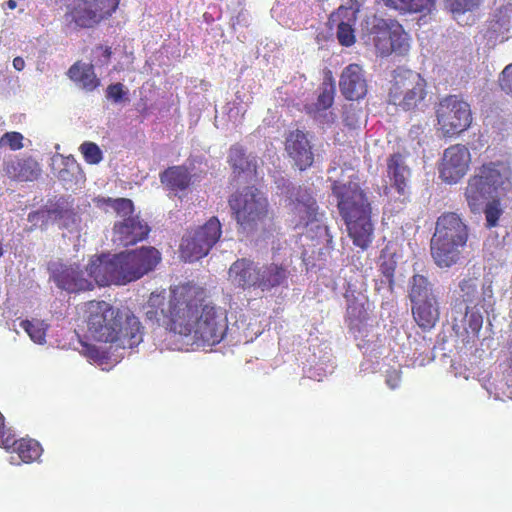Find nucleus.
I'll use <instances>...</instances> for the list:
<instances>
[{
	"label": "nucleus",
	"instance_id": "c9c22d12",
	"mask_svg": "<svg viewBox=\"0 0 512 512\" xmlns=\"http://www.w3.org/2000/svg\"><path fill=\"white\" fill-rule=\"evenodd\" d=\"M133 203L130 200V215L133 213ZM150 232V228L147 223L141 221L138 217L131 218L130 217V245L136 243L137 241H141L148 236Z\"/></svg>",
	"mask_w": 512,
	"mask_h": 512
},
{
	"label": "nucleus",
	"instance_id": "37998d69",
	"mask_svg": "<svg viewBox=\"0 0 512 512\" xmlns=\"http://www.w3.org/2000/svg\"><path fill=\"white\" fill-rule=\"evenodd\" d=\"M23 139L20 132H6L0 138V147L8 146L11 150H20L23 147Z\"/></svg>",
	"mask_w": 512,
	"mask_h": 512
},
{
	"label": "nucleus",
	"instance_id": "c85d7f7f",
	"mask_svg": "<svg viewBox=\"0 0 512 512\" xmlns=\"http://www.w3.org/2000/svg\"><path fill=\"white\" fill-rule=\"evenodd\" d=\"M229 163L234 173L252 174L256 172V158L251 154L247 155L241 146L235 145L230 148Z\"/></svg>",
	"mask_w": 512,
	"mask_h": 512
},
{
	"label": "nucleus",
	"instance_id": "f3484780",
	"mask_svg": "<svg viewBox=\"0 0 512 512\" xmlns=\"http://www.w3.org/2000/svg\"><path fill=\"white\" fill-rule=\"evenodd\" d=\"M470 152L464 145H453L444 151L440 177L449 184L457 183L467 172Z\"/></svg>",
	"mask_w": 512,
	"mask_h": 512
},
{
	"label": "nucleus",
	"instance_id": "69168bd1",
	"mask_svg": "<svg viewBox=\"0 0 512 512\" xmlns=\"http://www.w3.org/2000/svg\"><path fill=\"white\" fill-rule=\"evenodd\" d=\"M63 173H64V171H60V172H59V177H60V178H62V179H64V175H63Z\"/></svg>",
	"mask_w": 512,
	"mask_h": 512
},
{
	"label": "nucleus",
	"instance_id": "58836bf2",
	"mask_svg": "<svg viewBox=\"0 0 512 512\" xmlns=\"http://www.w3.org/2000/svg\"><path fill=\"white\" fill-rule=\"evenodd\" d=\"M334 101V87L332 85H325L322 92L318 96L317 102L307 107V109H324L328 110Z\"/></svg>",
	"mask_w": 512,
	"mask_h": 512
},
{
	"label": "nucleus",
	"instance_id": "ea45409f",
	"mask_svg": "<svg viewBox=\"0 0 512 512\" xmlns=\"http://www.w3.org/2000/svg\"><path fill=\"white\" fill-rule=\"evenodd\" d=\"M363 111L357 106L350 104L345 107L343 121L349 128H358L361 124Z\"/></svg>",
	"mask_w": 512,
	"mask_h": 512
},
{
	"label": "nucleus",
	"instance_id": "2eb2a0df",
	"mask_svg": "<svg viewBox=\"0 0 512 512\" xmlns=\"http://www.w3.org/2000/svg\"><path fill=\"white\" fill-rule=\"evenodd\" d=\"M120 0H76L68 7L66 20L79 28H92L109 18L118 8Z\"/></svg>",
	"mask_w": 512,
	"mask_h": 512
},
{
	"label": "nucleus",
	"instance_id": "4be33fe9",
	"mask_svg": "<svg viewBox=\"0 0 512 512\" xmlns=\"http://www.w3.org/2000/svg\"><path fill=\"white\" fill-rule=\"evenodd\" d=\"M459 296L463 305L481 307L487 312L492 306V289L490 286L478 290L477 278H464L459 282Z\"/></svg>",
	"mask_w": 512,
	"mask_h": 512
},
{
	"label": "nucleus",
	"instance_id": "f03ea898",
	"mask_svg": "<svg viewBox=\"0 0 512 512\" xmlns=\"http://www.w3.org/2000/svg\"><path fill=\"white\" fill-rule=\"evenodd\" d=\"M171 312L172 331L180 335H193L208 345L219 343L227 331V318L223 309L184 301L182 308Z\"/></svg>",
	"mask_w": 512,
	"mask_h": 512
},
{
	"label": "nucleus",
	"instance_id": "a878e982",
	"mask_svg": "<svg viewBox=\"0 0 512 512\" xmlns=\"http://www.w3.org/2000/svg\"><path fill=\"white\" fill-rule=\"evenodd\" d=\"M387 176L391 187L400 195H405L408 192L411 171L403 155L399 153L390 155L387 159Z\"/></svg>",
	"mask_w": 512,
	"mask_h": 512
},
{
	"label": "nucleus",
	"instance_id": "5701e85b",
	"mask_svg": "<svg viewBox=\"0 0 512 512\" xmlns=\"http://www.w3.org/2000/svg\"><path fill=\"white\" fill-rule=\"evenodd\" d=\"M229 280L234 286L243 289H258V263L242 258L235 261L229 268Z\"/></svg>",
	"mask_w": 512,
	"mask_h": 512
},
{
	"label": "nucleus",
	"instance_id": "f257e3e1",
	"mask_svg": "<svg viewBox=\"0 0 512 512\" xmlns=\"http://www.w3.org/2000/svg\"><path fill=\"white\" fill-rule=\"evenodd\" d=\"M350 171L352 173L348 175V182L343 179L333 180L332 191L337 198V206L345 220L349 236L356 246L364 250L373 240L372 208L359 183L352 180L353 170Z\"/></svg>",
	"mask_w": 512,
	"mask_h": 512
},
{
	"label": "nucleus",
	"instance_id": "de8ad7c7",
	"mask_svg": "<svg viewBox=\"0 0 512 512\" xmlns=\"http://www.w3.org/2000/svg\"><path fill=\"white\" fill-rule=\"evenodd\" d=\"M12 443H14V434L10 428L6 427L4 416L0 412V447L10 450Z\"/></svg>",
	"mask_w": 512,
	"mask_h": 512
},
{
	"label": "nucleus",
	"instance_id": "052dcab7",
	"mask_svg": "<svg viewBox=\"0 0 512 512\" xmlns=\"http://www.w3.org/2000/svg\"><path fill=\"white\" fill-rule=\"evenodd\" d=\"M316 370H323L325 372V374L332 373L333 370H334V365L331 364V365L326 366L325 368H323V367H319V368L315 367V371Z\"/></svg>",
	"mask_w": 512,
	"mask_h": 512
},
{
	"label": "nucleus",
	"instance_id": "4d7b16f0",
	"mask_svg": "<svg viewBox=\"0 0 512 512\" xmlns=\"http://www.w3.org/2000/svg\"><path fill=\"white\" fill-rule=\"evenodd\" d=\"M164 299L165 298L162 294L151 293L148 300V307L157 309H160L161 307H166L164 304Z\"/></svg>",
	"mask_w": 512,
	"mask_h": 512
},
{
	"label": "nucleus",
	"instance_id": "0eeeda50",
	"mask_svg": "<svg viewBox=\"0 0 512 512\" xmlns=\"http://www.w3.org/2000/svg\"><path fill=\"white\" fill-rule=\"evenodd\" d=\"M408 297L416 323L424 330L434 327L439 320V302L434 285L427 276L414 274L409 279Z\"/></svg>",
	"mask_w": 512,
	"mask_h": 512
},
{
	"label": "nucleus",
	"instance_id": "393cba45",
	"mask_svg": "<svg viewBox=\"0 0 512 512\" xmlns=\"http://www.w3.org/2000/svg\"><path fill=\"white\" fill-rule=\"evenodd\" d=\"M3 170L10 179L15 181H34L41 174L39 163L32 157H11L4 161Z\"/></svg>",
	"mask_w": 512,
	"mask_h": 512
},
{
	"label": "nucleus",
	"instance_id": "774afa93",
	"mask_svg": "<svg viewBox=\"0 0 512 512\" xmlns=\"http://www.w3.org/2000/svg\"><path fill=\"white\" fill-rule=\"evenodd\" d=\"M309 377H310V378H314V377H315V374L313 373V374H311Z\"/></svg>",
	"mask_w": 512,
	"mask_h": 512
},
{
	"label": "nucleus",
	"instance_id": "5fc2aeb1",
	"mask_svg": "<svg viewBox=\"0 0 512 512\" xmlns=\"http://www.w3.org/2000/svg\"><path fill=\"white\" fill-rule=\"evenodd\" d=\"M401 372L399 370H392L387 373L386 384L390 389H396L400 385Z\"/></svg>",
	"mask_w": 512,
	"mask_h": 512
},
{
	"label": "nucleus",
	"instance_id": "a211bd4d",
	"mask_svg": "<svg viewBox=\"0 0 512 512\" xmlns=\"http://www.w3.org/2000/svg\"><path fill=\"white\" fill-rule=\"evenodd\" d=\"M483 325L479 307L456 303L452 308V328L457 336L468 342L478 335Z\"/></svg>",
	"mask_w": 512,
	"mask_h": 512
},
{
	"label": "nucleus",
	"instance_id": "cd10ccee",
	"mask_svg": "<svg viewBox=\"0 0 512 512\" xmlns=\"http://www.w3.org/2000/svg\"><path fill=\"white\" fill-rule=\"evenodd\" d=\"M69 78L87 91H92L99 86V79L94 72L92 64L76 62L68 70Z\"/></svg>",
	"mask_w": 512,
	"mask_h": 512
},
{
	"label": "nucleus",
	"instance_id": "a19ab883",
	"mask_svg": "<svg viewBox=\"0 0 512 512\" xmlns=\"http://www.w3.org/2000/svg\"><path fill=\"white\" fill-rule=\"evenodd\" d=\"M112 240L119 246L128 247V219L115 223Z\"/></svg>",
	"mask_w": 512,
	"mask_h": 512
},
{
	"label": "nucleus",
	"instance_id": "7ed1b4c3",
	"mask_svg": "<svg viewBox=\"0 0 512 512\" xmlns=\"http://www.w3.org/2000/svg\"><path fill=\"white\" fill-rule=\"evenodd\" d=\"M468 239L466 223L455 212H445L436 221L431 238V255L440 268H450L461 260Z\"/></svg>",
	"mask_w": 512,
	"mask_h": 512
},
{
	"label": "nucleus",
	"instance_id": "f704fd0d",
	"mask_svg": "<svg viewBox=\"0 0 512 512\" xmlns=\"http://www.w3.org/2000/svg\"><path fill=\"white\" fill-rule=\"evenodd\" d=\"M96 207L108 212L110 209L115 211L117 214L125 211L128 208L127 198H111L98 196L93 199Z\"/></svg>",
	"mask_w": 512,
	"mask_h": 512
},
{
	"label": "nucleus",
	"instance_id": "c756f323",
	"mask_svg": "<svg viewBox=\"0 0 512 512\" xmlns=\"http://www.w3.org/2000/svg\"><path fill=\"white\" fill-rule=\"evenodd\" d=\"M190 181V173L182 166L170 167L161 174V182L173 191L186 189Z\"/></svg>",
	"mask_w": 512,
	"mask_h": 512
},
{
	"label": "nucleus",
	"instance_id": "7c9ffc66",
	"mask_svg": "<svg viewBox=\"0 0 512 512\" xmlns=\"http://www.w3.org/2000/svg\"><path fill=\"white\" fill-rule=\"evenodd\" d=\"M386 6L410 12L430 14L435 9V0H383Z\"/></svg>",
	"mask_w": 512,
	"mask_h": 512
},
{
	"label": "nucleus",
	"instance_id": "bf43d9fd",
	"mask_svg": "<svg viewBox=\"0 0 512 512\" xmlns=\"http://www.w3.org/2000/svg\"><path fill=\"white\" fill-rule=\"evenodd\" d=\"M344 8H358L360 11L361 4L358 0H348L346 5H343Z\"/></svg>",
	"mask_w": 512,
	"mask_h": 512
},
{
	"label": "nucleus",
	"instance_id": "864d4df0",
	"mask_svg": "<svg viewBox=\"0 0 512 512\" xmlns=\"http://www.w3.org/2000/svg\"><path fill=\"white\" fill-rule=\"evenodd\" d=\"M124 92L122 89V84H112L107 88V98L111 99L114 102H119L123 99Z\"/></svg>",
	"mask_w": 512,
	"mask_h": 512
},
{
	"label": "nucleus",
	"instance_id": "c03bdc74",
	"mask_svg": "<svg viewBox=\"0 0 512 512\" xmlns=\"http://www.w3.org/2000/svg\"><path fill=\"white\" fill-rule=\"evenodd\" d=\"M484 212L486 217V226L489 228L496 226L502 213V210L499 208V202L496 201V199L492 200L486 205Z\"/></svg>",
	"mask_w": 512,
	"mask_h": 512
},
{
	"label": "nucleus",
	"instance_id": "423d86ee",
	"mask_svg": "<svg viewBox=\"0 0 512 512\" xmlns=\"http://www.w3.org/2000/svg\"><path fill=\"white\" fill-rule=\"evenodd\" d=\"M508 179L493 163L485 164L470 178L465 196L472 212H479L483 204L500 197L509 187Z\"/></svg>",
	"mask_w": 512,
	"mask_h": 512
},
{
	"label": "nucleus",
	"instance_id": "4c0bfd02",
	"mask_svg": "<svg viewBox=\"0 0 512 512\" xmlns=\"http://www.w3.org/2000/svg\"><path fill=\"white\" fill-rule=\"evenodd\" d=\"M481 0H443L444 7L453 15L471 11L480 4Z\"/></svg>",
	"mask_w": 512,
	"mask_h": 512
},
{
	"label": "nucleus",
	"instance_id": "8fccbe9b",
	"mask_svg": "<svg viewBox=\"0 0 512 512\" xmlns=\"http://www.w3.org/2000/svg\"><path fill=\"white\" fill-rule=\"evenodd\" d=\"M358 8H344L340 7L338 9V17L340 18L339 23L347 22L351 26H353L357 19Z\"/></svg>",
	"mask_w": 512,
	"mask_h": 512
},
{
	"label": "nucleus",
	"instance_id": "f8f14e48",
	"mask_svg": "<svg viewBox=\"0 0 512 512\" xmlns=\"http://www.w3.org/2000/svg\"><path fill=\"white\" fill-rule=\"evenodd\" d=\"M347 300V323L350 331L356 339H360L357 344L360 349L364 350V354L371 357H378L382 352L378 351L374 341L375 335H370L368 329V313L365 308V297L361 293L355 295L354 292L347 291L345 294Z\"/></svg>",
	"mask_w": 512,
	"mask_h": 512
},
{
	"label": "nucleus",
	"instance_id": "473e14b6",
	"mask_svg": "<svg viewBox=\"0 0 512 512\" xmlns=\"http://www.w3.org/2000/svg\"><path fill=\"white\" fill-rule=\"evenodd\" d=\"M184 305V301H181L180 299H177L175 296L173 299H170V301L167 304V307H161L160 309L157 308H149L147 306V310L145 312V315L148 320L152 322H157L158 324L162 323L167 324L170 326V330H172V320H171V312L174 310V307L176 306V310L179 308H182Z\"/></svg>",
	"mask_w": 512,
	"mask_h": 512
},
{
	"label": "nucleus",
	"instance_id": "72a5a7b5",
	"mask_svg": "<svg viewBox=\"0 0 512 512\" xmlns=\"http://www.w3.org/2000/svg\"><path fill=\"white\" fill-rule=\"evenodd\" d=\"M20 327L29 335L32 341L42 344L46 339L48 326L40 320H22Z\"/></svg>",
	"mask_w": 512,
	"mask_h": 512
},
{
	"label": "nucleus",
	"instance_id": "20e7f679",
	"mask_svg": "<svg viewBox=\"0 0 512 512\" xmlns=\"http://www.w3.org/2000/svg\"><path fill=\"white\" fill-rule=\"evenodd\" d=\"M229 206L243 232L262 235L270 225L269 203L265 195L253 186L232 194Z\"/></svg>",
	"mask_w": 512,
	"mask_h": 512
},
{
	"label": "nucleus",
	"instance_id": "2f4dec72",
	"mask_svg": "<svg viewBox=\"0 0 512 512\" xmlns=\"http://www.w3.org/2000/svg\"><path fill=\"white\" fill-rule=\"evenodd\" d=\"M11 448L24 463H31L37 460L42 452L40 444L33 439L22 438L16 440L14 438V443L11 444Z\"/></svg>",
	"mask_w": 512,
	"mask_h": 512
},
{
	"label": "nucleus",
	"instance_id": "3c124183",
	"mask_svg": "<svg viewBox=\"0 0 512 512\" xmlns=\"http://www.w3.org/2000/svg\"><path fill=\"white\" fill-rule=\"evenodd\" d=\"M308 113L311 114L315 120L321 124H331L335 120V116L331 111L322 109H309Z\"/></svg>",
	"mask_w": 512,
	"mask_h": 512
},
{
	"label": "nucleus",
	"instance_id": "1a4fd4ad",
	"mask_svg": "<svg viewBox=\"0 0 512 512\" xmlns=\"http://www.w3.org/2000/svg\"><path fill=\"white\" fill-rule=\"evenodd\" d=\"M363 30L372 37L371 41L383 56L391 53L404 55L409 50L408 35L396 22L373 15L365 20Z\"/></svg>",
	"mask_w": 512,
	"mask_h": 512
},
{
	"label": "nucleus",
	"instance_id": "09e8293b",
	"mask_svg": "<svg viewBox=\"0 0 512 512\" xmlns=\"http://www.w3.org/2000/svg\"><path fill=\"white\" fill-rule=\"evenodd\" d=\"M499 82L501 89L512 96V63L504 68Z\"/></svg>",
	"mask_w": 512,
	"mask_h": 512
},
{
	"label": "nucleus",
	"instance_id": "39448f33",
	"mask_svg": "<svg viewBox=\"0 0 512 512\" xmlns=\"http://www.w3.org/2000/svg\"><path fill=\"white\" fill-rule=\"evenodd\" d=\"M87 332L96 341L114 344L123 329L119 309L106 301H89L85 304Z\"/></svg>",
	"mask_w": 512,
	"mask_h": 512
},
{
	"label": "nucleus",
	"instance_id": "aec40b11",
	"mask_svg": "<svg viewBox=\"0 0 512 512\" xmlns=\"http://www.w3.org/2000/svg\"><path fill=\"white\" fill-rule=\"evenodd\" d=\"M339 86L343 96L351 101H359L367 93V82L362 68L350 64L341 73Z\"/></svg>",
	"mask_w": 512,
	"mask_h": 512
},
{
	"label": "nucleus",
	"instance_id": "79ce46f5",
	"mask_svg": "<svg viewBox=\"0 0 512 512\" xmlns=\"http://www.w3.org/2000/svg\"><path fill=\"white\" fill-rule=\"evenodd\" d=\"M337 39L343 46L349 47L355 43V34L353 26L345 23H339L337 28Z\"/></svg>",
	"mask_w": 512,
	"mask_h": 512
},
{
	"label": "nucleus",
	"instance_id": "4468645a",
	"mask_svg": "<svg viewBox=\"0 0 512 512\" xmlns=\"http://www.w3.org/2000/svg\"><path fill=\"white\" fill-rule=\"evenodd\" d=\"M436 114L439 130L448 137L465 131L472 121L470 105L456 95L441 100Z\"/></svg>",
	"mask_w": 512,
	"mask_h": 512
},
{
	"label": "nucleus",
	"instance_id": "680f3d73",
	"mask_svg": "<svg viewBox=\"0 0 512 512\" xmlns=\"http://www.w3.org/2000/svg\"><path fill=\"white\" fill-rule=\"evenodd\" d=\"M6 6H7V8H9V9L13 10V9H15V8H16L17 3H16V1H15V0H8V1L6 2Z\"/></svg>",
	"mask_w": 512,
	"mask_h": 512
},
{
	"label": "nucleus",
	"instance_id": "6ab92c4d",
	"mask_svg": "<svg viewBox=\"0 0 512 512\" xmlns=\"http://www.w3.org/2000/svg\"><path fill=\"white\" fill-rule=\"evenodd\" d=\"M285 149L300 170H305L313 164L312 145L308 139V134L303 131H291L286 137Z\"/></svg>",
	"mask_w": 512,
	"mask_h": 512
},
{
	"label": "nucleus",
	"instance_id": "9b49d317",
	"mask_svg": "<svg viewBox=\"0 0 512 512\" xmlns=\"http://www.w3.org/2000/svg\"><path fill=\"white\" fill-rule=\"evenodd\" d=\"M94 285L106 287L125 285L128 282V252L102 253L91 257L86 268Z\"/></svg>",
	"mask_w": 512,
	"mask_h": 512
},
{
	"label": "nucleus",
	"instance_id": "dca6fc26",
	"mask_svg": "<svg viewBox=\"0 0 512 512\" xmlns=\"http://www.w3.org/2000/svg\"><path fill=\"white\" fill-rule=\"evenodd\" d=\"M50 278L56 286L68 293H79L94 289L90 277H86L78 264L51 262L48 266Z\"/></svg>",
	"mask_w": 512,
	"mask_h": 512
},
{
	"label": "nucleus",
	"instance_id": "603ef678",
	"mask_svg": "<svg viewBox=\"0 0 512 512\" xmlns=\"http://www.w3.org/2000/svg\"><path fill=\"white\" fill-rule=\"evenodd\" d=\"M95 57H97L96 63L100 65H106L111 57V48L99 45L94 50Z\"/></svg>",
	"mask_w": 512,
	"mask_h": 512
},
{
	"label": "nucleus",
	"instance_id": "e433bc0d",
	"mask_svg": "<svg viewBox=\"0 0 512 512\" xmlns=\"http://www.w3.org/2000/svg\"><path fill=\"white\" fill-rule=\"evenodd\" d=\"M79 151L81 152L85 162L88 164L96 165L103 159V153L100 147L94 142H83L79 147Z\"/></svg>",
	"mask_w": 512,
	"mask_h": 512
},
{
	"label": "nucleus",
	"instance_id": "0e129e2a",
	"mask_svg": "<svg viewBox=\"0 0 512 512\" xmlns=\"http://www.w3.org/2000/svg\"><path fill=\"white\" fill-rule=\"evenodd\" d=\"M38 214H39L38 212H30V213L28 214V220H29V221H33V220H34V218H35Z\"/></svg>",
	"mask_w": 512,
	"mask_h": 512
},
{
	"label": "nucleus",
	"instance_id": "b1692460",
	"mask_svg": "<svg viewBox=\"0 0 512 512\" xmlns=\"http://www.w3.org/2000/svg\"><path fill=\"white\" fill-rule=\"evenodd\" d=\"M259 280L258 289L261 292H270L276 287H287L290 272L285 263L272 262L269 264L258 263Z\"/></svg>",
	"mask_w": 512,
	"mask_h": 512
},
{
	"label": "nucleus",
	"instance_id": "bb28decb",
	"mask_svg": "<svg viewBox=\"0 0 512 512\" xmlns=\"http://www.w3.org/2000/svg\"><path fill=\"white\" fill-rule=\"evenodd\" d=\"M125 347L111 344L108 351H102L94 345H85V355L100 366L112 365L124 358Z\"/></svg>",
	"mask_w": 512,
	"mask_h": 512
},
{
	"label": "nucleus",
	"instance_id": "412c9836",
	"mask_svg": "<svg viewBox=\"0 0 512 512\" xmlns=\"http://www.w3.org/2000/svg\"><path fill=\"white\" fill-rule=\"evenodd\" d=\"M160 260V252L152 246L130 250V282L154 270Z\"/></svg>",
	"mask_w": 512,
	"mask_h": 512
},
{
	"label": "nucleus",
	"instance_id": "338daca9",
	"mask_svg": "<svg viewBox=\"0 0 512 512\" xmlns=\"http://www.w3.org/2000/svg\"><path fill=\"white\" fill-rule=\"evenodd\" d=\"M3 255V248H2V245L0 244V257Z\"/></svg>",
	"mask_w": 512,
	"mask_h": 512
},
{
	"label": "nucleus",
	"instance_id": "ddd939ff",
	"mask_svg": "<svg viewBox=\"0 0 512 512\" xmlns=\"http://www.w3.org/2000/svg\"><path fill=\"white\" fill-rule=\"evenodd\" d=\"M222 234L221 223L211 217L204 225L186 233L180 245L185 261L194 262L206 256Z\"/></svg>",
	"mask_w": 512,
	"mask_h": 512
},
{
	"label": "nucleus",
	"instance_id": "13d9d810",
	"mask_svg": "<svg viewBox=\"0 0 512 512\" xmlns=\"http://www.w3.org/2000/svg\"><path fill=\"white\" fill-rule=\"evenodd\" d=\"M13 67L17 70V71H22L25 67V61L22 57H15L13 59Z\"/></svg>",
	"mask_w": 512,
	"mask_h": 512
},
{
	"label": "nucleus",
	"instance_id": "49530a36",
	"mask_svg": "<svg viewBox=\"0 0 512 512\" xmlns=\"http://www.w3.org/2000/svg\"><path fill=\"white\" fill-rule=\"evenodd\" d=\"M142 326L139 320L130 315V350L133 349L135 346H138L142 340Z\"/></svg>",
	"mask_w": 512,
	"mask_h": 512
},
{
	"label": "nucleus",
	"instance_id": "9d476101",
	"mask_svg": "<svg viewBox=\"0 0 512 512\" xmlns=\"http://www.w3.org/2000/svg\"><path fill=\"white\" fill-rule=\"evenodd\" d=\"M426 81L419 73L398 68L394 71L389 100L405 111L418 109L426 96Z\"/></svg>",
	"mask_w": 512,
	"mask_h": 512
},
{
	"label": "nucleus",
	"instance_id": "6e6552de",
	"mask_svg": "<svg viewBox=\"0 0 512 512\" xmlns=\"http://www.w3.org/2000/svg\"><path fill=\"white\" fill-rule=\"evenodd\" d=\"M277 183L278 188L282 184L281 194H285L289 201L288 206L291 213L298 218L296 225L316 227L319 238H322L327 245H330L332 243V236L327 226L318 223V206L311 192L307 188L295 187L284 179L277 181Z\"/></svg>",
	"mask_w": 512,
	"mask_h": 512
},
{
	"label": "nucleus",
	"instance_id": "a18cd8bd",
	"mask_svg": "<svg viewBox=\"0 0 512 512\" xmlns=\"http://www.w3.org/2000/svg\"><path fill=\"white\" fill-rule=\"evenodd\" d=\"M395 269H396V261L393 259L392 256L386 258V257H383L381 258V263H380V271L382 273V275L386 278V281L389 285V287H392L393 283H394V272H395Z\"/></svg>",
	"mask_w": 512,
	"mask_h": 512
},
{
	"label": "nucleus",
	"instance_id": "e2e57ef3",
	"mask_svg": "<svg viewBox=\"0 0 512 512\" xmlns=\"http://www.w3.org/2000/svg\"><path fill=\"white\" fill-rule=\"evenodd\" d=\"M329 174H330V179H333V178H336L337 177V169L336 168H333L331 170H329Z\"/></svg>",
	"mask_w": 512,
	"mask_h": 512
},
{
	"label": "nucleus",
	"instance_id": "6e6d98bb",
	"mask_svg": "<svg viewBox=\"0 0 512 512\" xmlns=\"http://www.w3.org/2000/svg\"><path fill=\"white\" fill-rule=\"evenodd\" d=\"M509 372L507 375V392L506 395L508 398L512 399V341L509 343Z\"/></svg>",
	"mask_w": 512,
	"mask_h": 512
}]
</instances>
